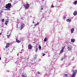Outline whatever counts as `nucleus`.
Listing matches in <instances>:
<instances>
[{"label": "nucleus", "instance_id": "obj_1", "mask_svg": "<svg viewBox=\"0 0 77 77\" xmlns=\"http://www.w3.org/2000/svg\"><path fill=\"white\" fill-rule=\"evenodd\" d=\"M12 6V5L11 3H9L7 4L5 6V8L6 9H9L11 8V7Z\"/></svg>", "mask_w": 77, "mask_h": 77}, {"label": "nucleus", "instance_id": "obj_4", "mask_svg": "<svg viewBox=\"0 0 77 77\" xmlns=\"http://www.w3.org/2000/svg\"><path fill=\"white\" fill-rule=\"evenodd\" d=\"M28 48H29V50H31V49L32 48V46L31 45H29L28 46Z\"/></svg>", "mask_w": 77, "mask_h": 77}, {"label": "nucleus", "instance_id": "obj_7", "mask_svg": "<svg viewBox=\"0 0 77 77\" xmlns=\"http://www.w3.org/2000/svg\"><path fill=\"white\" fill-rule=\"evenodd\" d=\"M24 27V24L23 23L20 26V27L22 28H23Z\"/></svg>", "mask_w": 77, "mask_h": 77}, {"label": "nucleus", "instance_id": "obj_22", "mask_svg": "<svg viewBox=\"0 0 77 77\" xmlns=\"http://www.w3.org/2000/svg\"><path fill=\"white\" fill-rule=\"evenodd\" d=\"M35 51L36 52L38 51V48H36L35 49Z\"/></svg>", "mask_w": 77, "mask_h": 77}, {"label": "nucleus", "instance_id": "obj_25", "mask_svg": "<svg viewBox=\"0 0 77 77\" xmlns=\"http://www.w3.org/2000/svg\"><path fill=\"white\" fill-rule=\"evenodd\" d=\"M37 74H40V72H37Z\"/></svg>", "mask_w": 77, "mask_h": 77}, {"label": "nucleus", "instance_id": "obj_2", "mask_svg": "<svg viewBox=\"0 0 77 77\" xmlns=\"http://www.w3.org/2000/svg\"><path fill=\"white\" fill-rule=\"evenodd\" d=\"M76 72H77V70H75V71H74L72 73V75L71 77H75V76Z\"/></svg>", "mask_w": 77, "mask_h": 77}, {"label": "nucleus", "instance_id": "obj_11", "mask_svg": "<svg viewBox=\"0 0 77 77\" xmlns=\"http://www.w3.org/2000/svg\"><path fill=\"white\" fill-rule=\"evenodd\" d=\"M74 28H72L71 30V33H73V32H74Z\"/></svg>", "mask_w": 77, "mask_h": 77}, {"label": "nucleus", "instance_id": "obj_8", "mask_svg": "<svg viewBox=\"0 0 77 77\" xmlns=\"http://www.w3.org/2000/svg\"><path fill=\"white\" fill-rule=\"evenodd\" d=\"M16 41L17 42V43H20V42H21V41H19V40H18L17 38H16Z\"/></svg>", "mask_w": 77, "mask_h": 77}, {"label": "nucleus", "instance_id": "obj_14", "mask_svg": "<svg viewBox=\"0 0 77 77\" xmlns=\"http://www.w3.org/2000/svg\"><path fill=\"white\" fill-rule=\"evenodd\" d=\"M8 23V20L6 21L5 24V25H7Z\"/></svg>", "mask_w": 77, "mask_h": 77}, {"label": "nucleus", "instance_id": "obj_5", "mask_svg": "<svg viewBox=\"0 0 77 77\" xmlns=\"http://www.w3.org/2000/svg\"><path fill=\"white\" fill-rule=\"evenodd\" d=\"M29 4L27 3L26 5V6L25 7V9H27L29 8Z\"/></svg>", "mask_w": 77, "mask_h": 77}, {"label": "nucleus", "instance_id": "obj_12", "mask_svg": "<svg viewBox=\"0 0 77 77\" xmlns=\"http://www.w3.org/2000/svg\"><path fill=\"white\" fill-rule=\"evenodd\" d=\"M67 49L68 50H71V47H68Z\"/></svg>", "mask_w": 77, "mask_h": 77}, {"label": "nucleus", "instance_id": "obj_23", "mask_svg": "<svg viewBox=\"0 0 77 77\" xmlns=\"http://www.w3.org/2000/svg\"><path fill=\"white\" fill-rule=\"evenodd\" d=\"M39 24V23L38 22L37 23V24H35V25L36 26V25H38Z\"/></svg>", "mask_w": 77, "mask_h": 77}, {"label": "nucleus", "instance_id": "obj_10", "mask_svg": "<svg viewBox=\"0 0 77 77\" xmlns=\"http://www.w3.org/2000/svg\"><path fill=\"white\" fill-rule=\"evenodd\" d=\"M71 41L72 42H74L75 41V40L73 38H72L71 39Z\"/></svg>", "mask_w": 77, "mask_h": 77}, {"label": "nucleus", "instance_id": "obj_17", "mask_svg": "<svg viewBox=\"0 0 77 77\" xmlns=\"http://www.w3.org/2000/svg\"><path fill=\"white\" fill-rule=\"evenodd\" d=\"M44 41L45 42H46V41H47V38H45Z\"/></svg>", "mask_w": 77, "mask_h": 77}, {"label": "nucleus", "instance_id": "obj_29", "mask_svg": "<svg viewBox=\"0 0 77 77\" xmlns=\"http://www.w3.org/2000/svg\"><path fill=\"white\" fill-rule=\"evenodd\" d=\"M1 33H0V35H1Z\"/></svg>", "mask_w": 77, "mask_h": 77}, {"label": "nucleus", "instance_id": "obj_20", "mask_svg": "<svg viewBox=\"0 0 77 77\" xmlns=\"http://www.w3.org/2000/svg\"><path fill=\"white\" fill-rule=\"evenodd\" d=\"M4 19H2V22H4Z\"/></svg>", "mask_w": 77, "mask_h": 77}, {"label": "nucleus", "instance_id": "obj_13", "mask_svg": "<svg viewBox=\"0 0 77 77\" xmlns=\"http://www.w3.org/2000/svg\"><path fill=\"white\" fill-rule=\"evenodd\" d=\"M77 1H74L73 2V4L74 5H77Z\"/></svg>", "mask_w": 77, "mask_h": 77}, {"label": "nucleus", "instance_id": "obj_15", "mask_svg": "<svg viewBox=\"0 0 77 77\" xmlns=\"http://www.w3.org/2000/svg\"><path fill=\"white\" fill-rule=\"evenodd\" d=\"M22 77H27V76H26V74H25L24 75H22Z\"/></svg>", "mask_w": 77, "mask_h": 77}, {"label": "nucleus", "instance_id": "obj_28", "mask_svg": "<svg viewBox=\"0 0 77 77\" xmlns=\"http://www.w3.org/2000/svg\"><path fill=\"white\" fill-rule=\"evenodd\" d=\"M24 7H26V6H25V5H24Z\"/></svg>", "mask_w": 77, "mask_h": 77}, {"label": "nucleus", "instance_id": "obj_26", "mask_svg": "<svg viewBox=\"0 0 77 77\" xmlns=\"http://www.w3.org/2000/svg\"><path fill=\"white\" fill-rule=\"evenodd\" d=\"M0 60H1V57H0Z\"/></svg>", "mask_w": 77, "mask_h": 77}, {"label": "nucleus", "instance_id": "obj_19", "mask_svg": "<svg viewBox=\"0 0 77 77\" xmlns=\"http://www.w3.org/2000/svg\"><path fill=\"white\" fill-rule=\"evenodd\" d=\"M68 76V74H65L64 75V77H66Z\"/></svg>", "mask_w": 77, "mask_h": 77}, {"label": "nucleus", "instance_id": "obj_27", "mask_svg": "<svg viewBox=\"0 0 77 77\" xmlns=\"http://www.w3.org/2000/svg\"><path fill=\"white\" fill-rule=\"evenodd\" d=\"M42 9H43V8H42Z\"/></svg>", "mask_w": 77, "mask_h": 77}, {"label": "nucleus", "instance_id": "obj_6", "mask_svg": "<svg viewBox=\"0 0 77 77\" xmlns=\"http://www.w3.org/2000/svg\"><path fill=\"white\" fill-rule=\"evenodd\" d=\"M64 48H65V46L62 48V49L60 51V53H62L63 52V50H64Z\"/></svg>", "mask_w": 77, "mask_h": 77}, {"label": "nucleus", "instance_id": "obj_21", "mask_svg": "<svg viewBox=\"0 0 77 77\" xmlns=\"http://www.w3.org/2000/svg\"><path fill=\"white\" fill-rule=\"evenodd\" d=\"M51 8H54V6H53V5H51Z\"/></svg>", "mask_w": 77, "mask_h": 77}, {"label": "nucleus", "instance_id": "obj_18", "mask_svg": "<svg viewBox=\"0 0 77 77\" xmlns=\"http://www.w3.org/2000/svg\"><path fill=\"white\" fill-rule=\"evenodd\" d=\"M38 48H39V50H41V47L40 45H39Z\"/></svg>", "mask_w": 77, "mask_h": 77}, {"label": "nucleus", "instance_id": "obj_24", "mask_svg": "<svg viewBox=\"0 0 77 77\" xmlns=\"http://www.w3.org/2000/svg\"><path fill=\"white\" fill-rule=\"evenodd\" d=\"M42 56H45V54H43Z\"/></svg>", "mask_w": 77, "mask_h": 77}, {"label": "nucleus", "instance_id": "obj_3", "mask_svg": "<svg viewBox=\"0 0 77 77\" xmlns=\"http://www.w3.org/2000/svg\"><path fill=\"white\" fill-rule=\"evenodd\" d=\"M10 45H11L10 43H7L6 44V46H5L6 48H8L9 47Z\"/></svg>", "mask_w": 77, "mask_h": 77}, {"label": "nucleus", "instance_id": "obj_9", "mask_svg": "<svg viewBox=\"0 0 77 77\" xmlns=\"http://www.w3.org/2000/svg\"><path fill=\"white\" fill-rule=\"evenodd\" d=\"M77 11H75L73 13V15L74 16L76 15H77Z\"/></svg>", "mask_w": 77, "mask_h": 77}, {"label": "nucleus", "instance_id": "obj_16", "mask_svg": "<svg viewBox=\"0 0 77 77\" xmlns=\"http://www.w3.org/2000/svg\"><path fill=\"white\" fill-rule=\"evenodd\" d=\"M66 21L67 22H69V21H71V20H70L69 19H67Z\"/></svg>", "mask_w": 77, "mask_h": 77}]
</instances>
